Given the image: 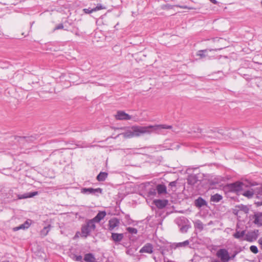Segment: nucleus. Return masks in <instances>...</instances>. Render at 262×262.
Returning a JSON list of instances; mask_svg holds the SVG:
<instances>
[{
	"mask_svg": "<svg viewBox=\"0 0 262 262\" xmlns=\"http://www.w3.org/2000/svg\"><path fill=\"white\" fill-rule=\"evenodd\" d=\"M177 224H178L179 226L180 225V224L179 223V221H177Z\"/></svg>",
	"mask_w": 262,
	"mask_h": 262,
	"instance_id": "nucleus-48",
	"label": "nucleus"
},
{
	"mask_svg": "<svg viewBox=\"0 0 262 262\" xmlns=\"http://www.w3.org/2000/svg\"><path fill=\"white\" fill-rule=\"evenodd\" d=\"M244 196L250 199L254 195V191L252 189L244 191L242 193Z\"/></svg>",
	"mask_w": 262,
	"mask_h": 262,
	"instance_id": "nucleus-25",
	"label": "nucleus"
},
{
	"mask_svg": "<svg viewBox=\"0 0 262 262\" xmlns=\"http://www.w3.org/2000/svg\"><path fill=\"white\" fill-rule=\"evenodd\" d=\"M119 221L117 218H113L108 221V230L112 231L119 225Z\"/></svg>",
	"mask_w": 262,
	"mask_h": 262,
	"instance_id": "nucleus-13",
	"label": "nucleus"
},
{
	"mask_svg": "<svg viewBox=\"0 0 262 262\" xmlns=\"http://www.w3.org/2000/svg\"><path fill=\"white\" fill-rule=\"evenodd\" d=\"M96 258L94 255L92 253H89L85 254L84 256V262H95Z\"/></svg>",
	"mask_w": 262,
	"mask_h": 262,
	"instance_id": "nucleus-17",
	"label": "nucleus"
},
{
	"mask_svg": "<svg viewBox=\"0 0 262 262\" xmlns=\"http://www.w3.org/2000/svg\"><path fill=\"white\" fill-rule=\"evenodd\" d=\"M258 243L259 245H260V248L262 249V237L260 238L258 240Z\"/></svg>",
	"mask_w": 262,
	"mask_h": 262,
	"instance_id": "nucleus-44",
	"label": "nucleus"
},
{
	"mask_svg": "<svg viewBox=\"0 0 262 262\" xmlns=\"http://www.w3.org/2000/svg\"><path fill=\"white\" fill-rule=\"evenodd\" d=\"M196 182V178L194 177H190L188 179V183L191 185H194Z\"/></svg>",
	"mask_w": 262,
	"mask_h": 262,
	"instance_id": "nucleus-33",
	"label": "nucleus"
},
{
	"mask_svg": "<svg viewBox=\"0 0 262 262\" xmlns=\"http://www.w3.org/2000/svg\"><path fill=\"white\" fill-rule=\"evenodd\" d=\"M72 259L76 261L83 262V258L81 255H77L74 254L72 257Z\"/></svg>",
	"mask_w": 262,
	"mask_h": 262,
	"instance_id": "nucleus-29",
	"label": "nucleus"
},
{
	"mask_svg": "<svg viewBox=\"0 0 262 262\" xmlns=\"http://www.w3.org/2000/svg\"><path fill=\"white\" fill-rule=\"evenodd\" d=\"M171 125L166 124H157L155 125H148V130L150 131V134L155 133L158 134H163L164 129H172Z\"/></svg>",
	"mask_w": 262,
	"mask_h": 262,
	"instance_id": "nucleus-2",
	"label": "nucleus"
},
{
	"mask_svg": "<svg viewBox=\"0 0 262 262\" xmlns=\"http://www.w3.org/2000/svg\"><path fill=\"white\" fill-rule=\"evenodd\" d=\"M121 135L126 138H130L134 137L133 129H132V126L130 129L127 130L126 132L121 134Z\"/></svg>",
	"mask_w": 262,
	"mask_h": 262,
	"instance_id": "nucleus-20",
	"label": "nucleus"
},
{
	"mask_svg": "<svg viewBox=\"0 0 262 262\" xmlns=\"http://www.w3.org/2000/svg\"><path fill=\"white\" fill-rule=\"evenodd\" d=\"M108 176V173L105 172H100L97 176V180L99 181H104L106 180Z\"/></svg>",
	"mask_w": 262,
	"mask_h": 262,
	"instance_id": "nucleus-21",
	"label": "nucleus"
},
{
	"mask_svg": "<svg viewBox=\"0 0 262 262\" xmlns=\"http://www.w3.org/2000/svg\"><path fill=\"white\" fill-rule=\"evenodd\" d=\"M106 213L105 211H99L97 214L91 220L95 224L96 223H99L101 220L103 219L105 216Z\"/></svg>",
	"mask_w": 262,
	"mask_h": 262,
	"instance_id": "nucleus-11",
	"label": "nucleus"
},
{
	"mask_svg": "<svg viewBox=\"0 0 262 262\" xmlns=\"http://www.w3.org/2000/svg\"><path fill=\"white\" fill-rule=\"evenodd\" d=\"M177 7H179L182 9H187V7L186 6H180V5H176Z\"/></svg>",
	"mask_w": 262,
	"mask_h": 262,
	"instance_id": "nucleus-43",
	"label": "nucleus"
},
{
	"mask_svg": "<svg viewBox=\"0 0 262 262\" xmlns=\"http://www.w3.org/2000/svg\"><path fill=\"white\" fill-rule=\"evenodd\" d=\"M253 222L255 224L258 225V226L262 225V223L258 215H255L254 216V220Z\"/></svg>",
	"mask_w": 262,
	"mask_h": 262,
	"instance_id": "nucleus-31",
	"label": "nucleus"
},
{
	"mask_svg": "<svg viewBox=\"0 0 262 262\" xmlns=\"http://www.w3.org/2000/svg\"><path fill=\"white\" fill-rule=\"evenodd\" d=\"M153 246L150 243L146 244L139 251L140 253H146L151 254L153 252Z\"/></svg>",
	"mask_w": 262,
	"mask_h": 262,
	"instance_id": "nucleus-10",
	"label": "nucleus"
},
{
	"mask_svg": "<svg viewBox=\"0 0 262 262\" xmlns=\"http://www.w3.org/2000/svg\"><path fill=\"white\" fill-rule=\"evenodd\" d=\"M17 140L24 143V142H26L27 143H31L34 142L36 139V136H22V137H17Z\"/></svg>",
	"mask_w": 262,
	"mask_h": 262,
	"instance_id": "nucleus-9",
	"label": "nucleus"
},
{
	"mask_svg": "<svg viewBox=\"0 0 262 262\" xmlns=\"http://www.w3.org/2000/svg\"><path fill=\"white\" fill-rule=\"evenodd\" d=\"M104 8V7L101 4H98L97 6L95 8H93V10L94 11H96L97 10H100L103 9Z\"/></svg>",
	"mask_w": 262,
	"mask_h": 262,
	"instance_id": "nucleus-36",
	"label": "nucleus"
},
{
	"mask_svg": "<svg viewBox=\"0 0 262 262\" xmlns=\"http://www.w3.org/2000/svg\"><path fill=\"white\" fill-rule=\"evenodd\" d=\"M246 187V184L244 182H236L231 183L229 185V187L231 191H239L243 190L245 187Z\"/></svg>",
	"mask_w": 262,
	"mask_h": 262,
	"instance_id": "nucleus-5",
	"label": "nucleus"
},
{
	"mask_svg": "<svg viewBox=\"0 0 262 262\" xmlns=\"http://www.w3.org/2000/svg\"><path fill=\"white\" fill-rule=\"evenodd\" d=\"M2 262H9L8 261H2Z\"/></svg>",
	"mask_w": 262,
	"mask_h": 262,
	"instance_id": "nucleus-49",
	"label": "nucleus"
},
{
	"mask_svg": "<svg viewBox=\"0 0 262 262\" xmlns=\"http://www.w3.org/2000/svg\"><path fill=\"white\" fill-rule=\"evenodd\" d=\"M127 231L132 234H136L138 232L137 229L133 227H128L126 228Z\"/></svg>",
	"mask_w": 262,
	"mask_h": 262,
	"instance_id": "nucleus-34",
	"label": "nucleus"
},
{
	"mask_svg": "<svg viewBox=\"0 0 262 262\" xmlns=\"http://www.w3.org/2000/svg\"><path fill=\"white\" fill-rule=\"evenodd\" d=\"M189 227V226L188 225H182V227H180V230L182 233H186Z\"/></svg>",
	"mask_w": 262,
	"mask_h": 262,
	"instance_id": "nucleus-32",
	"label": "nucleus"
},
{
	"mask_svg": "<svg viewBox=\"0 0 262 262\" xmlns=\"http://www.w3.org/2000/svg\"><path fill=\"white\" fill-rule=\"evenodd\" d=\"M216 255L223 262H227L230 259L228 251L225 249H220L216 252Z\"/></svg>",
	"mask_w": 262,
	"mask_h": 262,
	"instance_id": "nucleus-4",
	"label": "nucleus"
},
{
	"mask_svg": "<svg viewBox=\"0 0 262 262\" xmlns=\"http://www.w3.org/2000/svg\"><path fill=\"white\" fill-rule=\"evenodd\" d=\"M79 234V232H77L75 235L74 237V238L75 239V238L78 237L79 236V235H78Z\"/></svg>",
	"mask_w": 262,
	"mask_h": 262,
	"instance_id": "nucleus-46",
	"label": "nucleus"
},
{
	"mask_svg": "<svg viewBox=\"0 0 262 262\" xmlns=\"http://www.w3.org/2000/svg\"><path fill=\"white\" fill-rule=\"evenodd\" d=\"M168 262H172V261H168Z\"/></svg>",
	"mask_w": 262,
	"mask_h": 262,
	"instance_id": "nucleus-50",
	"label": "nucleus"
},
{
	"mask_svg": "<svg viewBox=\"0 0 262 262\" xmlns=\"http://www.w3.org/2000/svg\"><path fill=\"white\" fill-rule=\"evenodd\" d=\"M258 235V230L249 231L246 234V240L250 242H253L257 239Z\"/></svg>",
	"mask_w": 262,
	"mask_h": 262,
	"instance_id": "nucleus-8",
	"label": "nucleus"
},
{
	"mask_svg": "<svg viewBox=\"0 0 262 262\" xmlns=\"http://www.w3.org/2000/svg\"><path fill=\"white\" fill-rule=\"evenodd\" d=\"M237 253L238 252L237 251H235L234 253L231 256H230V259H233Z\"/></svg>",
	"mask_w": 262,
	"mask_h": 262,
	"instance_id": "nucleus-42",
	"label": "nucleus"
},
{
	"mask_svg": "<svg viewBox=\"0 0 262 262\" xmlns=\"http://www.w3.org/2000/svg\"><path fill=\"white\" fill-rule=\"evenodd\" d=\"M250 250L252 253H253L254 254H256L258 252V250L257 247L254 245L251 246L250 247Z\"/></svg>",
	"mask_w": 262,
	"mask_h": 262,
	"instance_id": "nucleus-35",
	"label": "nucleus"
},
{
	"mask_svg": "<svg viewBox=\"0 0 262 262\" xmlns=\"http://www.w3.org/2000/svg\"><path fill=\"white\" fill-rule=\"evenodd\" d=\"M115 118L119 120H129L132 119V116L123 111H118L115 115Z\"/></svg>",
	"mask_w": 262,
	"mask_h": 262,
	"instance_id": "nucleus-7",
	"label": "nucleus"
},
{
	"mask_svg": "<svg viewBox=\"0 0 262 262\" xmlns=\"http://www.w3.org/2000/svg\"><path fill=\"white\" fill-rule=\"evenodd\" d=\"M157 190L160 194L166 193V187L164 185L158 184L157 186Z\"/></svg>",
	"mask_w": 262,
	"mask_h": 262,
	"instance_id": "nucleus-22",
	"label": "nucleus"
},
{
	"mask_svg": "<svg viewBox=\"0 0 262 262\" xmlns=\"http://www.w3.org/2000/svg\"><path fill=\"white\" fill-rule=\"evenodd\" d=\"M102 189L100 188H82L81 189V192L85 194H93L98 195V193H102Z\"/></svg>",
	"mask_w": 262,
	"mask_h": 262,
	"instance_id": "nucleus-6",
	"label": "nucleus"
},
{
	"mask_svg": "<svg viewBox=\"0 0 262 262\" xmlns=\"http://www.w3.org/2000/svg\"><path fill=\"white\" fill-rule=\"evenodd\" d=\"M38 194L37 191L25 193L23 194H19L17 195L18 199H24L27 198H32Z\"/></svg>",
	"mask_w": 262,
	"mask_h": 262,
	"instance_id": "nucleus-16",
	"label": "nucleus"
},
{
	"mask_svg": "<svg viewBox=\"0 0 262 262\" xmlns=\"http://www.w3.org/2000/svg\"><path fill=\"white\" fill-rule=\"evenodd\" d=\"M168 201L166 200H156L154 201L155 205L160 209L164 208L167 204Z\"/></svg>",
	"mask_w": 262,
	"mask_h": 262,
	"instance_id": "nucleus-15",
	"label": "nucleus"
},
{
	"mask_svg": "<svg viewBox=\"0 0 262 262\" xmlns=\"http://www.w3.org/2000/svg\"><path fill=\"white\" fill-rule=\"evenodd\" d=\"M96 229L95 224L91 220H88L85 224L82 225L81 228V236L86 238L91 233Z\"/></svg>",
	"mask_w": 262,
	"mask_h": 262,
	"instance_id": "nucleus-1",
	"label": "nucleus"
},
{
	"mask_svg": "<svg viewBox=\"0 0 262 262\" xmlns=\"http://www.w3.org/2000/svg\"><path fill=\"white\" fill-rule=\"evenodd\" d=\"M111 237L115 242H120L123 238V234L122 233H112Z\"/></svg>",
	"mask_w": 262,
	"mask_h": 262,
	"instance_id": "nucleus-18",
	"label": "nucleus"
},
{
	"mask_svg": "<svg viewBox=\"0 0 262 262\" xmlns=\"http://www.w3.org/2000/svg\"><path fill=\"white\" fill-rule=\"evenodd\" d=\"M194 205L198 208H201L203 206H207V203L202 197H199L195 200Z\"/></svg>",
	"mask_w": 262,
	"mask_h": 262,
	"instance_id": "nucleus-14",
	"label": "nucleus"
},
{
	"mask_svg": "<svg viewBox=\"0 0 262 262\" xmlns=\"http://www.w3.org/2000/svg\"><path fill=\"white\" fill-rule=\"evenodd\" d=\"M237 207L238 208L239 210L243 211L245 213H248L249 210L248 206L243 204L238 205Z\"/></svg>",
	"mask_w": 262,
	"mask_h": 262,
	"instance_id": "nucleus-28",
	"label": "nucleus"
},
{
	"mask_svg": "<svg viewBox=\"0 0 262 262\" xmlns=\"http://www.w3.org/2000/svg\"><path fill=\"white\" fill-rule=\"evenodd\" d=\"M222 199L223 196L221 195L218 193H216L211 196L210 201L215 203H217L219 202Z\"/></svg>",
	"mask_w": 262,
	"mask_h": 262,
	"instance_id": "nucleus-23",
	"label": "nucleus"
},
{
	"mask_svg": "<svg viewBox=\"0 0 262 262\" xmlns=\"http://www.w3.org/2000/svg\"><path fill=\"white\" fill-rule=\"evenodd\" d=\"M162 8L164 9H171L173 8V6L169 4H166L163 6Z\"/></svg>",
	"mask_w": 262,
	"mask_h": 262,
	"instance_id": "nucleus-39",
	"label": "nucleus"
},
{
	"mask_svg": "<svg viewBox=\"0 0 262 262\" xmlns=\"http://www.w3.org/2000/svg\"><path fill=\"white\" fill-rule=\"evenodd\" d=\"M83 11L86 14H90L93 12H94L93 9H90V8L84 9Z\"/></svg>",
	"mask_w": 262,
	"mask_h": 262,
	"instance_id": "nucleus-38",
	"label": "nucleus"
},
{
	"mask_svg": "<svg viewBox=\"0 0 262 262\" xmlns=\"http://www.w3.org/2000/svg\"><path fill=\"white\" fill-rule=\"evenodd\" d=\"M176 185H177V182L174 181L171 182L169 184V186H170L172 189L173 187L175 188L176 187Z\"/></svg>",
	"mask_w": 262,
	"mask_h": 262,
	"instance_id": "nucleus-41",
	"label": "nucleus"
},
{
	"mask_svg": "<svg viewBox=\"0 0 262 262\" xmlns=\"http://www.w3.org/2000/svg\"><path fill=\"white\" fill-rule=\"evenodd\" d=\"M189 241L186 240L183 242L174 243L172 245V247L174 249H176V248H179V247H185L189 245Z\"/></svg>",
	"mask_w": 262,
	"mask_h": 262,
	"instance_id": "nucleus-19",
	"label": "nucleus"
},
{
	"mask_svg": "<svg viewBox=\"0 0 262 262\" xmlns=\"http://www.w3.org/2000/svg\"><path fill=\"white\" fill-rule=\"evenodd\" d=\"M257 198H262V187H260L258 189Z\"/></svg>",
	"mask_w": 262,
	"mask_h": 262,
	"instance_id": "nucleus-37",
	"label": "nucleus"
},
{
	"mask_svg": "<svg viewBox=\"0 0 262 262\" xmlns=\"http://www.w3.org/2000/svg\"><path fill=\"white\" fill-rule=\"evenodd\" d=\"M195 226L196 228L200 229V230H202L204 228L203 224L202 223V222L201 221H200L199 220L197 221V222H196Z\"/></svg>",
	"mask_w": 262,
	"mask_h": 262,
	"instance_id": "nucleus-30",
	"label": "nucleus"
},
{
	"mask_svg": "<svg viewBox=\"0 0 262 262\" xmlns=\"http://www.w3.org/2000/svg\"><path fill=\"white\" fill-rule=\"evenodd\" d=\"M245 235V231L243 230L242 231L236 230L235 233L233 234V236L234 238L237 239H240L243 237Z\"/></svg>",
	"mask_w": 262,
	"mask_h": 262,
	"instance_id": "nucleus-27",
	"label": "nucleus"
},
{
	"mask_svg": "<svg viewBox=\"0 0 262 262\" xmlns=\"http://www.w3.org/2000/svg\"><path fill=\"white\" fill-rule=\"evenodd\" d=\"M51 225H49L48 226L45 227L40 232V234L42 236H46L49 233L50 230Z\"/></svg>",
	"mask_w": 262,
	"mask_h": 262,
	"instance_id": "nucleus-26",
	"label": "nucleus"
},
{
	"mask_svg": "<svg viewBox=\"0 0 262 262\" xmlns=\"http://www.w3.org/2000/svg\"><path fill=\"white\" fill-rule=\"evenodd\" d=\"M208 52V51L207 49L199 50L197 52L196 55L199 56L200 58H203L207 55Z\"/></svg>",
	"mask_w": 262,
	"mask_h": 262,
	"instance_id": "nucleus-24",
	"label": "nucleus"
},
{
	"mask_svg": "<svg viewBox=\"0 0 262 262\" xmlns=\"http://www.w3.org/2000/svg\"><path fill=\"white\" fill-rule=\"evenodd\" d=\"M134 137H139L144 134H150V131L148 130V126H142L135 125L132 126Z\"/></svg>",
	"mask_w": 262,
	"mask_h": 262,
	"instance_id": "nucleus-3",
	"label": "nucleus"
},
{
	"mask_svg": "<svg viewBox=\"0 0 262 262\" xmlns=\"http://www.w3.org/2000/svg\"><path fill=\"white\" fill-rule=\"evenodd\" d=\"M126 253V254H127L128 255H132V254L131 253V252L129 250H127Z\"/></svg>",
	"mask_w": 262,
	"mask_h": 262,
	"instance_id": "nucleus-47",
	"label": "nucleus"
},
{
	"mask_svg": "<svg viewBox=\"0 0 262 262\" xmlns=\"http://www.w3.org/2000/svg\"><path fill=\"white\" fill-rule=\"evenodd\" d=\"M213 4H217V2L216 0H209Z\"/></svg>",
	"mask_w": 262,
	"mask_h": 262,
	"instance_id": "nucleus-45",
	"label": "nucleus"
},
{
	"mask_svg": "<svg viewBox=\"0 0 262 262\" xmlns=\"http://www.w3.org/2000/svg\"><path fill=\"white\" fill-rule=\"evenodd\" d=\"M31 221L30 220H27V221H26L24 223L20 225L19 226H18L17 227H15L13 228V231H18L19 230H21V229L25 230V229H28L31 225Z\"/></svg>",
	"mask_w": 262,
	"mask_h": 262,
	"instance_id": "nucleus-12",
	"label": "nucleus"
},
{
	"mask_svg": "<svg viewBox=\"0 0 262 262\" xmlns=\"http://www.w3.org/2000/svg\"><path fill=\"white\" fill-rule=\"evenodd\" d=\"M63 29V25L62 24H59L56 26L54 30H59Z\"/></svg>",
	"mask_w": 262,
	"mask_h": 262,
	"instance_id": "nucleus-40",
	"label": "nucleus"
}]
</instances>
